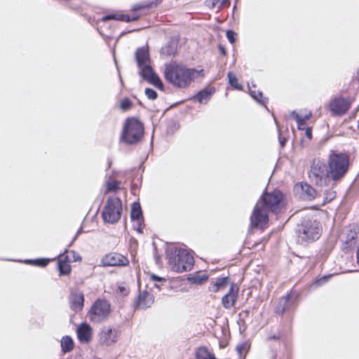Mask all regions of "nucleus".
<instances>
[{"label": "nucleus", "mask_w": 359, "mask_h": 359, "mask_svg": "<svg viewBox=\"0 0 359 359\" xmlns=\"http://www.w3.org/2000/svg\"><path fill=\"white\" fill-rule=\"evenodd\" d=\"M129 264L128 259L123 255L111 252L104 256L100 262L102 266H127Z\"/></svg>", "instance_id": "obj_12"}, {"label": "nucleus", "mask_w": 359, "mask_h": 359, "mask_svg": "<svg viewBox=\"0 0 359 359\" xmlns=\"http://www.w3.org/2000/svg\"><path fill=\"white\" fill-rule=\"evenodd\" d=\"M63 257H58V269L60 275H67L71 271L69 262H64Z\"/></svg>", "instance_id": "obj_26"}, {"label": "nucleus", "mask_w": 359, "mask_h": 359, "mask_svg": "<svg viewBox=\"0 0 359 359\" xmlns=\"http://www.w3.org/2000/svg\"><path fill=\"white\" fill-rule=\"evenodd\" d=\"M146 7H148V5H146V4H139V5H135L134 7H133V10L134 11H137L139 9H141V8H146Z\"/></svg>", "instance_id": "obj_44"}, {"label": "nucleus", "mask_w": 359, "mask_h": 359, "mask_svg": "<svg viewBox=\"0 0 359 359\" xmlns=\"http://www.w3.org/2000/svg\"><path fill=\"white\" fill-rule=\"evenodd\" d=\"M122 203L118 198H109L102 211V218L104 222L116 223L121 218Z\"/></svg>", "instance_id": "obj_8"}, {"label": "nucleus", "mask_w": 359, "mask_h": 359, "mask_svg": "<svg viewBox=\"0 0 359 359\" xmlns=\"http://www.w3.org/2000/svg\"><path fill=\"white\" fill-rule=\"evenodd\" d=\"M228 78H229V83H230V85L231 86H233V88H235L236 89H238V90H241L242 89L241 85H240L238 83L237 78L236 77V76L233 73L229 72L228 73Z\"/></svg>", "instance_id": "obj_30"}, {"label": "nucleus", "mask_w": 359, "mask_h": 359, "mask_svg": "<svg viewBox=\"0 0 359 359\" xmlns=\"http://www.w3.org/2000/svg\"><path fill=\"white\" fill-rule=\"evenodd\" d=\"M49 259H39L35 260H26V263H34L35 265L39 266H46L48 262Z\"/></svg>", "instance_id": "obj_34"}, {"label": "nucleus", "mask_w": 359, "mask_h": 359, "mask_svg": "<svg viewBox=\"0 0 359 359\" xmlns=\"http://www.w3.org/2000/svg\"><path fill=\"white\" fill-rule=\"evenodd\" d=\"M309 177L311 182L320 187L327 186L332 180L326 165L319 161H313L309 171Z\"/></svg>", "instance_id": "obj_6"}, {"label": "nucleus", "mask_w": 359, "mask_h": 359, "mask_svg": "<svg viewBox=\"0 0 359 359\" xmlns=\"http://www.w3.org/2000/svg\"><path fill=\"white\" fill-rule=\"evenodd\" d=\"M290 116L294 118L297 123V127L299 130H303L306 128V121L302 117L297 114L295 111H292L290 113Z\"/></svg>", "instance_id": "obj_28"}, {"label": "nucleus", "mask_w": 359, "mask_h": 359, "mask_svg": "<svg viewBox=\"0 0 359 359\" xmlns=\"http://www.w3.org/2000/svg\"><path fill=\"white\" fill-rule=\"evenodd\" d=\"M98 336L100 344L111 346L118 341L119 331L115 327L104 326L100 330Z\"/></svg>", "instance_id": "obj_10"}, {"label": "nucleus", "mask_w": 359, "mask_h": 359, "mask_svg": "<svg viewBox=\"0 0 359 359\" xmlns=\"http://www.w3.org/2000/svg\"><path fill=\"white\" fill-rule=\"evenodd\" d=\"M251 96L257 100L258 102L264 104L266 102L265 99L263 97V94L262 92H258L257 93L255 91H252L250 90Z\"/></svg>", "instance_id": "obj_32"}, {"label": "nucleus", "mask_w": 359, "mask_h": 359, "mask_svg": "<svg viewBox=\"0 0 359 359\" xmlns=\"http://www.w3.org/2000/svg\"><path fill=\"white\" fill-rule=\"evenodd\" d=\"M280 144H281L282 147H283L284 146V141L280 140Z\"/></svg>", "instance_id": "obj_52"}, {"label": "nucleus", "mask_w": 359, "mask_h": 359, "mask_svg": "<svg viewBox=\"0 0 359 359\" xmlns=\"http://www.w3.org/2000/svg\"><path fill=\"white\" fill-rule=\"evenodd\" d=\"M132 103L129 99H123L121 101L120 107L123 111H127L131 107Z\"/></svg>", "instance_id": "obj_36"}, {"label": "nucleus", "mask_w": 359, "mask_h": 359, "mask_svg": "<svg viewBox=\"0 0 359 359\" xmlns=\"http://www.w3.org/2000/svg\"><path fill=\"white\" fill-rule=\"evenodd\" d=\"M282 198L279 191L264 194L255 206L250 217L251 226L262 228L268 221V212H276L280 210Z\"/></svg>", "instance_id": "obj_1"}, {"label": "nucleus", "mask_w": 359, "mask_h": 359, "mask_svg": "<svg viewBox=\"0 0 359 359\" xmlns=\"http://www.w3.org/2000/svg\"><path fill=\"white\" fill-rule=\"evenodd\" d=\"M154 302V297L153 294L148 291H142L135 302V308L138 309H145L149 308Z\"/></svg>", "instance_id": "obj_13"}, {"label": "nucleus", "mask_w": 359, "mask_h": 359, "mask_svg": "<svg viewBox=\"0 0 359 359\" xmlns=\"http://www.w3.org/2000/svg\"><path fill=\"white\" fill-rule=\"evenodd\" d=\"M118 182L115 180H113V181L109 182L107 183V191H115L118 189Z\"/></svg>", "instance_id": "obj_37"}, {"label": "nucleus", "mask_w": 359, "mask_h": 359, "mask_svg": "<svg viewBox=\"0 0 359 359\" xmlns=\"http://www.w3.org/2000/svg\"><path fill=\"white\" fill-rule=\"evenodd\" d=\"M235 36H236V33L234 32H233L231 30H228L226 32V37L231 43H233L235 42V41H236Z\"/></svg>", "instance_id": "obj_39"}, {"label": "nucleus", "mask_w": 359, "mask_h": 359, "mask_svg": "<svg viewBox=\"0 0 359 359\" xmlns=\"http://www.w3.org/2000/svg\"><path fill=\"white\" fill-rule=\"evenodd\" d=\"M63 257V261L64 262H69V258H68V256L65 255V253H63V254H61L58 256V257Z\"/></svg>", "instance_id": "obj_45"}, {"label": "nucleus", "mask_w": 359, "mask_h": 359, "mask_svg": "<svg viewBox=\"0 0 359 359\" xmlns=\"http://www.w3.org/2000/svg\"><path fill=\"white\" fill-rule=\"evenodd\" d=\"M70 252L74 254V255L75 254L74 251H71Z\"/></svg>", "instance_id": "obj_54"}, {"label": "nucleus", "mask_w": 359, "mask_h": 359, "mask_svg": "<svg viewBox=\"0 0 359 359\" xmlns=\"http://www.w3.org/2000/svg\"><path fill=\"white\" fill-rule=\"evenodd\" d=\"M142 216V212L140 205L137 203H134L132 205L130 217L133 220L139 222Z\"/></svg>", "instance_id": "obj_27"}, {"label": "nucleus", "mask_w": 359, "mask_h": 359, "mask_svg": "<svg viewBox=\"0 0 359 359\" xmlns=\"http://www.w3.org/2000/svg\"><path fill=\"white\" fill-rule=\"evenodd\" d=\"M137 222V224H138V227L137 229V231H139V232H142V222H140V220H139V222Z\"/></svg>", "instance_id": "obj_46"}, {"label": "nucleus", "mask_w": 359, "mask_h": 359, "mask_svg": "<svg viewBox=\"0 0 359 359\" xmlns=\"http://www.w3.org/2000/svg\"><path fill=\"white\" fill-rule=\"evenodd\" d=\"M292 299L295 300L296 296L293 294H288L282 297L276 306V312L278 313H283L285 311L288 309L291 305L290 302Z\"/></svg>", "instance_id": "obj_21"}, {"label": "nucleus", "mask_w": 359, "mask_h": 359, "mask_svg": "<svg viewBox=\"0 0 359 359\" xmlns=\"http://www.w3.org/2000/svg\"><path fill=\"white\" fill-rule=\"evenodd\" d=\"M118 293L123 296H126L129 294L130 289L126 285H119L118 287Z\"/></svg>", "instance_id": "obj_38"}, {"label": "nucleus", "mask_w": 359, "mask_h": 359, "mask_svg": "<svg viewBox=\"0 0 359 359\" xmlns=\"http://www.w3.org/2000/svg\"><path fill=\"white\" fill-rule=\"evenodd\" d=\"M77 336L81 342H88L92 337V328L87 323H82L77 328Z\"/></svg>", "instance_id": "obj_16"}, {"label": "nucleus", "mask_w": 359, "mask_h": 359, "mask_svg": "<svg viewBox=\"0 0 359 359\" xmlns=\"http://www.w3.org/2000/svg\"><path fill=\"white\" fill-rule=\"evenodd\" d=\"M276 336H273V337H269V339H276Z\"/></svg>", "instance_id": "obj_53"}, {"label": "nucleus", "mask_w": 359, "mask_h": 359, "mask_svg": "<svg viewBox=\"0 0 359 359\" xmlns=\"http://www.w3.org/2000/svg\"><path fill=\"white\" fill-rule=\"evenodd\" d=\"M249 348V346L246 343L238 344L236 346V351L240 356L245 355Z\"/></svg>", "instance_id": "obj_33"}, {"label": "nucleus", "mask_w": 359, "mask_h": 359, "mask_svg": "<svg viewBox=\"0 0 359 359\" xmlns=\"http://www.w3.org/2000/svg\"><path fill=\"white\" fill-rule=\"evenodd\" d=\"M154 286H155L156 288H158V289H159V290H160V285H159L158 284L156 283V284L154 285Z\"/></svg>", "instance_id": "obj_51"}, {"label": "nucleus", "mask_w": 359, "mask_h": 359, "mask_svg": "<svg viewBox=\"0 0 359 359\" xmlns=\"http://www.w3.org/2000/svg\"><path fill=\"white\" fill-rule=\"evenodd\" d=\"M139 18L137 15H133L130 17L128 15H108L102 18L103 21H107L109 20H118L121 21H126V22H131V21H135Z\"/></svg>", "instance_id": "obj_23"}, {"label": "nucleus", "mask_w": 359, "mask_h": 359, "mask_svg": "<svg viewBox=\"0 0 359 359\" xmlns=\"http://www.w3.org/2000/svg\"><path fill=\"white\" fill-rule=\"evenodd\" d=\"M140 76L149 83L158 88L160 90L163 89V85L158 76L154 72L151 65L140 67Z\"/></svg>", "instance_id": "obj_11"}, {"label": "nucleus", "mask_w": 359, "mask_h": 359, "mask_svg": "<svg viewBox=\"0 0 359 359\" xmlns=\"http://www.w3.org/2000/svg\"><path fill=\"white\" fill-rule=\"evenodd\" d=\"M328 171L332 181L340 180L346 173L349 166V158L344 154H331L329 156Z\"/></svg>", "instance_id": "obj_3"}, {"label": "nucleus", "mask_w": 359, "mask_h": 359, "mask_svg": "<svg viewBox=\"0 0 359 359\" xmlns=\"http://www.w3.org/2000/svg\"><path fill=\"white\" fill-rule=\"evenodd\" d=\"M230 4L229 0H212V8L220 9L223 7H228Z\"/></svg>", "instance_id": "obj_31"}, {"label": "nucleus", "mask_w": 359, "mask_h": 359, "mask_svg": "<svg viewBox=\"0 0 359 359\" xmlns=\"http://www.w3.org/2000/svg\"><path fill=\"white\" fill-rule=\"evenodd\" d=\"M145 95L148 99L152 100H156L158 97L157 93L151 88H146L145 89Z\"/></svg>", "instance_id": "obj_35"}, {"label": "nucleus", "mask_w": 359, "mask_h": 359, "mask_svg": "<svg viewBox=\"0 0 359 359\" xmlns=\"http://www.w3.org/2000/svg\"><path fill=\"white\" fill-rule=\"evenodd\" d=\"M60 346L63 353H68L73 350L74 344L73 339L69 336H64L60 340Z\"/></svg>", "instance_id": "obj_22"}, {"label": "nucleus", "mask_w": 359, "mask_h": 359, "mask_svg": "<svg viewBox=\"0 0 359 359\" xmlns=\"http://www.w3.org/2000/svg\"><path fill=\"white\" fill-rule=\"evenodd\" d=\"M273 359H276V358H273Z\"/></svg>", "instance_id": "obj_55"}, {"label": "nucleus", "mask_w": 359, "mask_h": 359, "mask_svg": "<svg viewBox=\"0 0 359 359\" xmlns=\"http://www.w3.org/2000/svg\"><path fill=\"white\" fill-rule=\"evenodd\" d=\"M350 107V103L344 98H337L330 104V110L335 114H345Z\"/></svg>", "instance_id": "obj_15"}, {"label": "nucleus", "mask_w": 359, "mask_h": 359, "mask_svg": "<svg viewBox=\"0 0 359 359\" xmlns=\"http://www.w3.org/2000/svg\"><path fill=\"white\" fill-rule=\"evenodd\" d=\"M135 59L138 67L151 63L148 50L144 47L138 48L135 53Z\"/></svg>", "instance_id": "obj_18"}, {"label": "nucleus", "mask_w": 359, "mask_h": 359, "mask_svg": "<svg viewBox=\"0 0 359 359\" xmlns=\"http://www.w3.org/2000/svg\"><path fill=\"white\" fill-rule=\"evenodd\" d=\"M296 188L301 189L302 191V197L304 200L311 201L314 199L317 196L316 191L308 184L301 183L300 184H297Z\"/></svg>", "instance_id": "obj_20"}, {"label": "nucleus", "mask_w": 359, "mask_h": 359, "mask_svg": "<svg viewBox=\"0 0 359 359\" xmlns=\"http://www.w3.org/2000/svg\"><path fill=\"white\" fill-rule=\"evenodd\" d=\"M208 276L205 273H194L189 276L188 280L192 284L202 285L207 281Z\"/></svg>", "instance_id": "obj_25"}, {"label": "nucleus", "mask_w": 359, "mask_h": 359, "mask_svg": "<svg viewBox=\"0 0 359 359\" xmlns=\"http://www.w3.org/2000/svg\"><path fill=\"white\" fill-rule=\"evenodd\" d=\"M330 277H331V275L327 276H323V277L316 280L315 284L318 286L321 285L322 284L326 283L330 279Z\"/></svg>", "instance_id": "obj_40"}, {"label": "nucleus", "mask_w": 359, "mask_h": 359, "mask_svg": "<svg viewBox=\"0 0 359 359\" xmlns=\"http://www.w3.org/2000/svg\"><path fill=\"white\" fill-rule=\"evenodd\" d=\"M194 263L193 256L185 249H180L177 255L170 256L169 258L171 269L177 273L190 271Z\"/></svg>", "instance_id": "obj_5"}, {"label": "nucleus", "mask_w": 359, "mask_h": 359, "mask_svg": "<svg viewBox=\"0 0 359 359\" xmlns=\"http://www.w3.org/2000/svg\"><path fill=\"white\" fill-rule=\"evenodd\" d=\"M214 92V89H205L198 92L196 97L200 103H207Z\"/></svg>", "instance_id": "obj_24"}, {"label": "nucleus", "mask_w": 359, "mask_h": 359, "mask_svg": "<svg viewBox=\"0 0 359 359\" xmlns=\"http://www.w3.org/2000/svg\"><path fill=\"white\" fill-rule=\"evenodd\" d=\"M230 288L229 290V292L222 298V306L225 309H231L233 307L236 302L237 299V294H238V287L233 284H230Z\"/></svg>", "instance_id": "obj_14"}, {"label": "nucleus", "mask_w": 359, "mask_h": 359, "mask_svg": "<svg viewBox=\"0 0 359 359\" xmlns=\"http://www.w3.org/2000/svg\"><path fill=\"white\" fill-rule=\"evenodd\" d=\"M84 297L81 292L72 293L69 297L70 306L74 311H80L83 307Z\"/></svg>", "instance_id": "obj_17"}, {"label": "nucleus", "mask_w": 359, "mask_h": 359, "mask_svg": "<svg viewBox=\"0 0 359 359\" xmlns=\"http://www.w3.org/2000/svg\"><path fill=\"white\" fill-rule=\"evenodd\" d=\"M165 79L177 88L188 87L192 81L203 78L205 72L203 69L187 68L184 65L171 63L166 65L164 71Z\"/></svg>", "instance_id": "obj_2"}, {"label": "nucleus", "mask_w": 359, "mask_h": 359, "mask_svg": "<svg viewBox=\"0 0 359 359\" xmlns=\"http://www.w3.org/2000/svg\"><path fill=\"white\" fill-rule=\"evenodd\" d=\"M357 260H358V263L359 264V248H358V250L357 251Z\"/></svg>", "instance_id": "obj_50"}, {"label": "nucleus", "mask_w": 359, "mask_h": 359, "mask_svg": "<svg viewBox=\"0 0 359 359\" xmlns=\"http://www.w3.org/2000/svg\"><path fill=\"white\" fill-rule=\"evenodd\" d=\"M305 129H306L305 135H306V137L309 138V139H311V137H312L311 128H305Z\"/></svg>", "instance_id": "obj_42"}, {"label": "nucleus", "mask_w": 359, "mask_h": 359, "mask_svg": "<svg viewBox=\"0 0 359 359\" xmlns=\"http://www.w3.org/2000/svg\"><path fill=\"white\" fill-rule=\"evenodd\" d=\"M81 258L80 256H74V261L81 260Z\"/></svg>", "instance_id": "obj_49"}, {"label": "nucleus", "mask_w": 359, "mask_h": 359, "mask_svg": "<svg viewBox=\"0 0 359 359\" xmlns=\"http://www.w3.org/2000/svg\"><path fill=\"white\" fill-rule=\"evenodd\" d=\"M144 128L140 121L135 118H128L123 127L121 140L127 144H135L143 135Z\"/></svg>", "instance_id": "obj_4"}, {"label": "nucleus", "mask_w": 359, "mask_h": 359, "mask_svg": "<svg viewBox=\"0 0 359 359\" xmlns=\"http://www.w3.org/2000/svg\"><path fill=\"white\" fill-rule=\"evenodd\" d=\"M110 313L111 305L109 302L98 299L91 306L88 316L92 322L100 323L109 318Z\"/></svg>", "instance_id": "obj_7"}, {"label": "nucleus", "mask_w": 359, "mask_h": 359, "mask_svg": "<svg viewBox=\"0 0 359 359\" xmlns=\"http://www.w3.org/2000/svg\"><path fill=\"white\" fill-rule=\"evenodd\" d=\"M196 355L201 359H212L214 354L210 352L207 348L201 347L198 349Z\"/></svg>", "instance_id": "obj_29"}, {"label": "nucleus", "mask_w": 359, "mask_h": 359, "mask_svg": "<svg viewBox=\"0 0 359 359\" xmlns=\"http://www.w3.org/2000/svg\"><path fill=\"white\" fill-rule=\"evenodd\" d=\"M335 196V194L334 193H331L330 195H329V198H327V199H328V201H332Z\"/></svg>", "instance_id": "obj_48"}, {"label": "nucleus", "mask_w": 359, "mask_h": 359, "mask_svg": "<svg viewBox=\"0 0 359 359\" xmlns=\"http://www.w3.org/2000/svg\"><path fill=\"white\" fill-rule=\"evenodd\" d=\"M219 51L222 55H226V50L223 46H219Z\"/></svg>", "instance_id": "obj_47"}, {"label": "nucleus", "mask_w": 359, "mask_h": 359, "mask_svg": "<svg viewBox=\"0 0 359 359\" xmlns=\"http://www.w3.org/2000/svg\"><path fill=\"white\" fill-rule=\"evenodd\" d=\"M230 284L229 277H222L216 279L210 283L209 290L212 292H218L224 290Z\"/></svg>", "instance_id": "obj_19"}, {"label": "nucleus", "mask_w": 359, "mask_h": 359, "mask_svg": "<svg viewBox=\"0 0 359 359\" xmlns=\"http://www.w3.org/2000/svg\"><path fill=\"white\" fill-rule=\"evenodd\" d=\"M311 111H308L307 113L304 114H302V115H300L302 118L305 121H307L309 120L311 117Z\"/></svg>", "instance_id": "obj_43"}, {"label": "nucleus", "mask_w": 359, "mask_h": 359, "mask_svg": "<svg viewBox=\"0 0 359 359\" xmlns=\"http://www.w3.org/2000/svg\"><path fill=\"white\" fill-rule=\"evenodd\" d=\"M150 279L152 280L153 281H157V282H159V283H165V279L163 278H161V277H158L154 274L151 275L150 276Z\"/></svg>", "instance_id": "obj_41"}, {"label": "nucleus", "mask_w": 359, "mask_h": 359, "mask_svg": "<svg viewBox=\"0 0 359 359\" xmlns=\"http://www.w3.org/2000/svg\"><path fill=\"white\" fill-rule=\"evenodd\" d=\"M298 236L304 241H313L320 236L319 223L316 220H306L299 226Z\"/></svg>", "instance_id": "obj_9"}]
</instances>
